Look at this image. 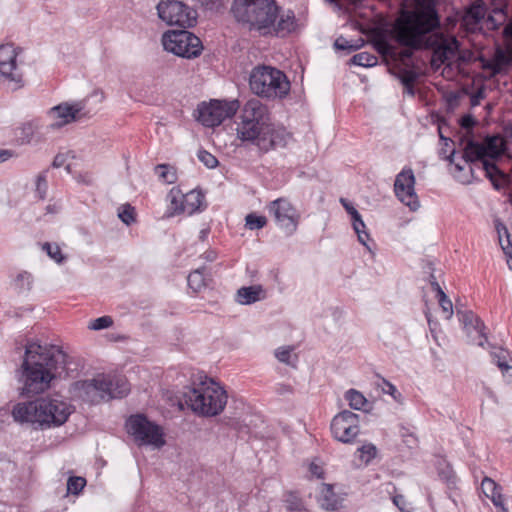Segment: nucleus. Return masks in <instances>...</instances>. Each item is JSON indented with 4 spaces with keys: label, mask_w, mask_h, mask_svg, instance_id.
<instances>
[{
    "label": "nucleus",
    "mask_w": 512,
    "mask_h": 512,
    "mask_svg": "<svg viewBox=\"0 0 512 512\" xmlns=\"http://www.w3.org/2000/svg\"><path fill=\"white\" fill-rule=\"evenodd\" d=\"M439 24L434 0H416L414 10L403 11L393 28L397 42L405 46L401 58H410L413 50L426 48L433 51V66L450 65L457 56L459 44L454 37L433 32Z\"/></svg>",
    "instance_id": "1"
},
{
    "label": "nucleus",
    "mask_w": 512,
    "mask_h": 512,
    "mask_svg": "<svg viewBox=\"0 0 512 512\" xmlns=\"http://www.w3.org/2000/svg\"><path fill=\"white\" fill-rule=\"evenodd\" d=\"M235 125L239 140L251 143L263 152L284 148L291 139L283 126L271 122L268 107L257 98L249 99L240 108Z\"/></svg>",
    "instance_id": "2"
},
{
    "label": "nucleus",
    "mask_w": 512,
    "mask_h": 512,
    "mask_svg": "<svg viewBox=\"0 0 512 512\" xmlns=\"http://www.w3.org/2000/svg\"><path fill=\"white\" fill-rule=\"evenodd\" d=\"M231 12L244 28L264 37H285L297 26L294 12L281 13L276 0H234Z\"/></svg>",
    "instance_id": "3"
},
{
    "label": "nucleus",
    "mask_w": 512,
    "mask_h": 512,
    "mask_svg": "<svg viewBox=\"0 0 512 512\" xmlns=\"http://www.w3.org/2000/svg\"><path fill=\"white\" fill-rule=\"evenodd\" d=\"M66 355L56 346L27 342L21 365L22 394L32 396L43 393L54 378L53 370L65 363Z\"/></svg>",
    "instance_id": "4"
},
{
    "label": "nucleus",
    "mask_w": 512,
    "mask_h": 512,
    "mask_svg": "<svg viewBox=\"0 0 512 512\" xmlns=\"http://www.w3.org/2000/svg\"><path fill=\"white\" fill-rule=\"evenodd\" d=\"M72 412L70 404L59 397H42L14 405L12 416L16 422L30 423L41 429L64 424Z\"/></svg>",
    "instance_id": "5"
},
{
    "label": "nucleus",
    "mask_w": 512,
    "mask_h": 512,
    "mask_svg": "<svg viewBox=\"0 0 512 512\" xmlns=\"http://www.w3.org/2000/svg\"><path fill=\"white\" fill-rule=\"evenodd\" d=\"M460 129L457 134L458 145L462 149L460 162H455V150L446 156V159L454 164L452 171L454 178L461 184H470L475 177V168L479 167L480 142L473 133L477 120L470 114L462 116L459 120Z\"/></svg>",
    "instance_id": "6"
},
{
    "label": "nucleus",
    "mask_w": 512,
    "mask_h": 512,
    "mask_svg": "<svg viewBox=\"0 0 512 512\" xmlns=\"http://www.w3.org/2000/svg\"><path fill=\"white\" fill-rule=\"evenodd\" d=\"M130 390L127 379L120 375H98L90 380L74 382L71 393L74 397L90 404L108 401L112 398H122Z\"/></svg>",
    "instance_id": "7"
},
{
    "label": "nucleus",
    "mask_w": 512,
    "mask_h": 512,
    "mask_svg": "<svg viewBox=\"0 0 512 512\" xmlns=\"http://www.w3.org/2000/svg\"><path fill=\"white\" fill-rule=\"evenodd\" d=\"M185 403L191 410L201 416L219 415L228 400L227 392L213 380L199 383L184 393Z\"/></svg>",
    "instance_id": "8"
},
{
    "label": "nucleus",
    "mask_w": 512,
    "mask_h": 512,
    "mask_svg": "<svg viewBox=\"0 0 512 512\" xmlns=\"http://www.w3.org/2000/svg\"><path fill=\"white\" fill-rule=\"evenodd\" d=\"M249 86L254 94L267 99L283 98L290 90L286 75L271 66L255 67L250 74Z\"/></svg>",
    "instance_id": "9"
},
{
    "label": "nucleus",
    "mask_w": 512,
    "mask_h": 512,
    "mask_svg": "<svg viewBox=\"0 0 512 512\" xmlns=\"http://www.w3.org/2000/svg\"><path fill=\"white\" fill-rule=\"evenodd\" d=\"M19 51L12 43L0 45V86L10 91L24 86L23 73L17 64Z\"/></svg>",
    "instance_id": "10"
},
{
    "label": "nucleus",
    "mask_w": 512,
    "mask_h": 512,
    "mask_svg": "<svg viewBox=\"0 0 512 512\" xmlns=\"http://www.w3.org/2000/svg\"><path fill=\"white\" fill-rule=\"evenodd\" d=\"M162 43L166 51L188 59L198 57L203 49L201 40L186 28L164 33Z\"/></svg>",
    "instance_id": "11"
},
{
    "label": "nucleus",
    "mask_w": 512,
    "mask_h": 512,
    "mask_svg": "<svg viewBox=\"0 0 512 512\" xmlns=\"http://www.w3.org/2000/svg\"><path fill=\"white\" fill-rule=\"evenodd\" d=\"M127 431L140 444L160 448L165 444L160 426L149 421L144 415L130 416L126 423Z\"/></svg>",
    "instance_id": "12"
},
{
    "label": "nucleus",
    "mask_w": 512,
    "mask_h": 512,
    "mask_svg": "<svg viewBox=\"0 0 512 512\" xmlns=\"http://www.w3.org/2000/svg\"><path fill=\"white\" fill-rule=\"evenodd\" d=\"M157 11L160 19L168 25H177L182 29L194 26L197 20L194 9L176 0L161 1L157 5Z\"/></svg>",
    "instance_id": "13"
},
{
    "label": "nucleus",
    "mask_w": 512,
    "mask_h": 512,
    "mask_svg": "<svg viewBox=\"0 0 512 512\" xmlns=\"http://www.w3.org/2000/svg\"><path fill=\"white\" fill-rule=\"evenodd\" d=\"M239 109V102L212 100L198 106L197 120L206 127L220 125L226 118L234 116Z\"/></svg>",
    "instance_id": "14"
},
{
    "label": "nucleus",
    "mask_w": 512,
    "mask_h": 512,
    "mask_svg": "<svg viewBox=\"0 0 512 512\" xmlns=\"http://www.w3.org/2000/svg\"><path fill=\"white\" fill-rule=\"evenodd\" d=\"M504 146V140L498 136L487 138L482 142V170L496 189L503 187L505 183V176L494 164L486 160L485 156L497 157L501 155L504 151Z\"/></svg>",
    "instance_id": "15"
},
{
    "label": "nucleus",
    "mask_w": 512,
    "mask_h": 512,
    "mask_svg": "<svg viewBox=\"0 0 512 512\" xmlns=\"http://www.w3.org/2000/svg\"><path fill=\"white\" fill-rule=\"evenodd\" d=\"M359 416L349 410L338 413L331 422L333 437L343 443H350L359 434Z\"/></svg>",
    "instance_id": "16"
},
{
    "label": "nucleus",
    "mask_w": 512,
    "mask_h": 512,
    "mask_svg": "<svg viewBox=\"0 0 512 512\" xmlns=\"http://www.w3.org/2000/svg\"><path fill=\"white\" fill-rule=\"evenodd\" d=\"M269 214L273 215L276 224L288 234L296 231L299 214L295 207L285 198L272 201L268 207Z\"/></svg>",
    "instance_id": "17"
},
{
    "label": "nucleus",
    "mask_w": 512,
    "mask_h": 512,
    "mask_svg": "<svg viewBox=\"0 0 512 512\" xmlns=\"http://www.w3.org/2000/svg\"><path fill=\"white\" fill-rule=\"evenodd\" d=\"M415 176L411 168H404L395 179L394 191L397 198L412 211L419 208L420 203L415 192Z\"/></svg>",
    "instance_id": "18"
},
{
    "label": "nucleus",
    "mask_w": 512,
    "mask_h": 512,
    "mask_svg": "<svg viewBox=\"0 0 512 512\" xmlns=\"http://www.w3.org/2000/svg\"><path fill=\"white\" fill-rule=\"evenodd\" d=\"M85 106V101H75L72 103L64 102L52 107L48 111L49 117L55 120L51 126L54 128H60L80 119L86 115L84 112Z\"/></svg>",
    "instance_id": "19"
},
{
    "label": "nucleus",
    "mask_w": 512,
    "mask_h": 512,
    "mask_svg": "<svg viewBox=\"0 0 512 512\" xmlns=\"http://www.w3.org/2000/svg\"><path fill=\"white\" fill-rule=\"evenodd\" d=\"M489 347L492 361L501 370L506 383L512 385V358L509 352L502 347L491 346L490 344Z\"/></svg>",
    "instance_id": "20"
},
{
    "label": "nucleus",
    "mask_w": 512,
    "mask_h": 512,
    "mask_svg": "<svg viewBox=\"0 0 512 512\" xmlns=\"http://www.w3.org/2000/svg\"><path fill=\"white\" fill-rule=\"evenodd\" d=\"M501 486L498 485L493 479L489 477L482 478V493L491 499L497 512H508L504 505V497L501 493Z\"/></svg>",
    "instance_id": "21"
},
{
    "label": "nucleus",
    "mask_w": 512,
    "mask_h": 512,
    "mask_svg": "<svg viewBox=\"0 0 512 512\" xmlns=\"http://www.w3.org/2000/svg\"><path fill=\"white\" fill-rule=\"evenodd\" d=\"M459 321L468 342L474 343L480 338L478 318L471 311H458Z\"/></svg>",
    "instance_id": "22"
},
{
    "label": "nucleus",
    "mask_w": 512,
    "mask_h": 512,
    "mask_svg": "<svg viewBox=\"0 0 512 512\" xmlns=\"http://www.w3.org/2000/svg\"><path fill=\"white\" fill-rule=\"evenodd\" d=\"M486 5V2L482 0V23H484L488 29H497L506 21V1L497 0V6L492 10V13L487 15L484 11Z\"/></svg>",
    "instance_id": "23"
},
{
    "label": "nucleus",
    "mask_w": 512,
    "mask_h": 512,
    "mask_svg": "<svg viewBox=\"0 0 512 512\" xmlns=\"http://www.w3.org/2000/svg\"><path fill=\"white\" fill-rule=\"evenodd\" d=\"M461 26L467 32L480 30V0H474L472 6L466 10L461 19Z\"/></svg>",
    "instance_id": "24"
},
{
    "label": "nucleus",
    "mask_w": 512,
    "mask_h": 512,
    "mask_svg": "<svg viewBox=\"0 0 512 512\" xmlns=\"http://www.w3.org/2000/svg\"><path fill=\"white\" fill-rule=\"evenodd\" d=\"M264 291L260 285L241 287L238 289L237 302L242 305L253 304L263 298Z\"/></svg>",
    "instance_id": "25"
},
{
    "label": "nucleus",
    "mask_w": 512,
    "mask_h": 512,
    "mask_svg": "<svg viewBox=\"0 0 512 512\" xmlns=\"http://www.w3.org/2000/svg\"><path fill=\"white\" fill-rule=\"evenodd\" d=\"M340 498L334 493L330 484H321L318 502L326 510H335L340 505Z\"/></svg>",
    "instance_id": "26"
},
{
    "label": "nucleus",
    "mask_w": 512,
    "mask_h": 512,
    "mask_svg": "<svg viewBox=\"0 0 512 512\" xmlns=\"http://www.w3.org/2000/svg\"><path fill=\"white\" fill-rule=\"evenodd\" d=\"M183 206L181 210L183 213L192 215L193 213L200 211L204 201V195L201 191L191 190L186 194H183Z\"/></svg>",
    "instance_id": "27"
},
{
    "label": "nucleus",
    "mask_w": 512,
    "mask_h": 512,
    "mask_svg": "<svg viewBox=\"0 0 512 512\" xmlns=\"http://www.w3.org/2000/svg\"><path fill=\"white\" fill-rule=\"evenodd\" d=\"M431 285L436 292V299L438 301L439 307L441 309L442 315L446 320L451 319L453 316V304L452 301L448 298L445 292L442 290L438 282L432 281Z\"/></svg>",
    "instance_id": "28"
},
{
    "label": "nucleus",
    "mask_w": 512,
    "mask_h": 512,
    "mask_svg": "<svg viewBox=\"0 0 512 512\" xmlns=\"http://www.w3.org/2000/svg\"><path fill=\"white\" fill-rule=\"evenodd\" d=\"M345 399L348 401L349 406L354 410L367 411L369 405L365 396L355 389H350L345 393Z\"/></svg>",
    "instance_id": "29"
},
{
    "label": "nucleus",
    "mask_w": 512,
    "mask_h": 512,
    "mask_svg": "<svg viewBox=\"0 0 512 512\" xmlns=\"http://www.w3.org/2000/svg\"><path fill=\"white\" fill-rule=\"evenodd\" d=\"M187 281H188V286L194 292H198L202 288H204L207 285L206 278L204 276V268H198V269L194 270L193 272H191L188 275Z\"/></svg>",
    "instance_id": "30"
},
{
    "label": "nucleus",
    "mask_w": 512,
    "mask_h": 512,
    "mask_svg": "<svg viewBox=\"0 0 512 512\" xmlns=\"http://www.w3.org/2000/svg\"><path fill=\"white\" fill-rule=\"evenodd\" d=\"M170 204L169 209L172 210L173 214L183 213L181 207L183 206V193L176 188L170 190L167 196Z\"/></svg>",
    "instance_id": "31"
},
{
    "label": "nucleus",
    "mask_w": 512,
    "mask_h": 512,
    "mask_svg": "<svg viewBox=\"0 0 512 512\" xmlns=\"http://www.w3.org/2000/svg\"><path fill=\"white\" fill-rule=\"evenodd\" d=\"M351 63L362 67H372L377 64L378 58L368 52H360L351 58Z\"/></svg>",
    "instance_id": "32"
},
{
    "label": "nucleus",
    "mask_w": 512,
    "mask_h": 512,
    "mask_svg": "<svg viewBox=\"0 0 512 512\" xmlns=\"http://www.w3.org/2000/svg\"><path fill=\"white\" fill-rule=\"evenodd\" d=\"M155 173L158 178L168 184H172L176 181V174L172 167L167 164H159L155 167Z\"/></svg>",
    "instance_id": "33"
},
{
    "label": "nucleus",
    "mask_w": 512,
    "mask_h": 512,
    "mask_svg": "<svg viewBox=\"0 0 512 512\" xmlns=\"http://www.w3.org/2000/svg\"><path fill=\"white\" fill-rule=\"evenodd\" d=\"M119 219L126 225H131L136 221L135 208L130 204H123L117 210Z\"/></svg>",
    "instance_id": "34"
},
{
    "label": "nucleus",
    "mask_w": 512,
    "mask_h": 512,
    "mask_svg": "<svg viewBox=\"0 0 512 512\" xmlns=\"http://www.w3.org/2000/svg\"><path fill=\"white\" fill-rule=\"evenodd\" d=\"M340 202L347 213L351 216L353 229L358 230L357 226H363V220L360 213L346 199L341 198Z\"/></svg>",
    "instance_id": "35"
},
{
    "label": "nucleus",
    "mask_w": 512,
    "mask_h": 512,
    "mask_svg": "<svg viewBox=\"0 0 512 512\" xmlns=\"http://www.w3.org/2000/svg\"><path fill=\"white\" fill-rule=\"evenodd\" d=\"M86 479L79 476H72L67 481V492L78 495L85 487Z\"/></svg>",
    "instance_id": "36"
},
{
    "label": "nucleus",
    "mask_w": 512,
    "mask_h": 512,
    "mask_svg": "<svg viewBox=\"0 0 512 512\" xmlns=\"http://www.w3.org/2000/svg\"><path fill=\"white\" fill-rule=\"evenodd\" d=\"M363 43L364 41L362 39H359L353 43L351 41H348L344 37H339L336 39L334 46L338 50L355 51L359 49L363 45Z\"/></svg>",
    "instance_id": "37"
},
{
    "label": "nucleus",
    "mask_w": 512,
    "mask_h": 512,
    "mask_svg": "<svg viewBox=\"0 0 512 512\" xmlns=\"http://www.w3.org/2000/svg\"><path fill=\"white\" fill-rule=\"evenodd\" d=\"M496 231L502 250L504 251V248L506 247H512L510 234L507 227L504 224L498 222L496 223Z\"/></svg>",
    "instance_id": "38"
},
{
    "label": "nucleus",
    "mask_w": 512,
    "mask_h": 512,
    "mask_svg": "<svg viewBox=\"0 0 512 512\" xmlns=\"http://www.w3.org/2000/svg\"><path fill=\"white\" fill-rule=\"evenodd\" d=\"M246 227L250 230L261 229L266 223L267 219L264 216H257L253 213L248 214L245 218Z\"/></svg>",
    "instance_id": "39"
},
{
    "label": "nucleus",
    "mask_w": 512,
    "mask_h": 512,
    "mask_svg": "<svg viewBox=\"0 0 512 512\" xmlns=\"http://www.w3.org/2000/svg\"><path fill=\"white\" fill-rule=\"evenodd\" d=\"M379 386L381 387L383 393L389 394L396 402L402 403V394L391 382L387 381L386 379H382V384Z\"/></svg>",
    "instance_id": "40"
},
{
    "label": "nucleus",
    "mask_w": 512,
    "mask_h": 512,
    "mask_svg": "<svg viewBox=\"0 0 512 512\" xmlns=\"http://www.w3.org/2000/svg\"><path fill=\"white\" fill-rule=\"evenodd\" d=\"M357 451L360 454V459L365 463H369L376 456L377 453L376 446L373 444H365L358 448Z\"/></svg>",
    "instance_id": "41"
},
{
    "label": "nucleus",
    "mask_w": 512,
    "mask_h": 512,
    "mask_svg": "<svg viewBox=\"0 0 512 512\" xmlns=\"http://www.w3.org/2000/svg\"><path fill=\"white\" fill-rule=\"evenodd\" d=\"M113 325V319L112 317L110 316H102V317H99V318H96L94 320H92L89 324H88V328L90 330H102V329H106V328H109Z\"/></svg>",
    "instance_id": "42"
},
{
    "label": "nucleus",
    "mask_w": 512,
    "mask_h": 512,
    "mask_svg": "<svg viewBox=\"0 0 512 512\" xmlns=\"http://www.w3.org/2000/svg\"><path fill=\"white\" fill-rule=\"evenodd\" d=\"M398 78L404 86H409L415 83L418 73L414 70L403 69L399 72Z\"/></svg>",
    "instance_id": "43"
},
{
    "label": "nucleus",
    "mask_w": 512,
    "mask_h": 512,
    "mask_svg": "<svg viewBox=\"0 0 512 512\" xmlns=\"http://www.w3.org/2000/svg\"><path fill=\"white\" fill-rule=\"evenodd\" d=\"M198 159L207 167V168H215L218 165L217 158L206 150H200L198 152Z\"/></svg>",
    "instance_id": "44"
},
{
    "label": "nucleus",
    "mask_w": 512,
    "mask_h": 512,
    "mask_svg": "<svg viewBox=\"0 0 512 512\" xmlns=\"http://www.w3.org/2000/svg\"><path fill=\"white\" fill-rule=\"evenodd\" d=\"M43 250H45L47 254L57 263H61L63 261L60 247L57 244L45 243L43 245Z\"/></svg>",
    "instance_id": "45"
},
{
    "label": "nucleus",
    "mask_w": 512,
    "mask_h": 512,
    "mask_svg": "<svg viewBox=\"0 0 512 512\" xmlns=\"http://www.w3.org/2000/svg\"><path fill=\"white\" fill-rule=\"evenodd\" d=\"M275 356L280 362L286 363L288 365H293V362L291 361L292 348H290V347L279 348L278 350H276Z\"/></svg>",
    "instance_id": "46"
},
{
    "label": "nucleus",
    "mask_w": 512,
    "mask_h": 512,
    "mask_svg": "<svg viewBox=\"0 0 512 512\" xmlns=\"http://www.w3.org/2000/svg\"><path fill=\"white\" fill-rule=\"evenodd\" d=\"M47 191V182L44 176L39 175L36 181V193L40 199H44Z\"/></svg>",
    "instance_id": "47"
},
{
    "label": "nucleus",
    "mask_w": 512,
    "mask_h": 512,
    "mask_svg": "<svg viewBox=\"0 0 512 512\" xmlns=\"http://www.w3.org/2000/svg\"><path fill=\"white\" fill-rule=\"evenodd\" d=\"M286 507L289 511H298L302 507L301 501L294 494H289L286 499Z\"/></svg>",
    "instance_id": "48"
},
{
    "label": "nucleus",
    "mask_w": 512,
    "mask_h": 512,
    "mask_svg": "<svg viewBox=\"0 0 512 512\" xmlns=\"http://www.w3.org/2000/svg\"><path fill=\"white\" fill-rule=\"evenodd\" d=\"M358 230H354L355 233L357 234L358 236V240L359 242L366 247V249L369 251V252H372V249L371 247L368 245V240H369V234L366 230H359V226H357Z\"/></svg>",
    "instance_id": "49"
},
{
    "label": "nucleus",
    "mask_w": 512,
    "mask_h": 512,
    "mask_svg": "<svg viewBox=\"0 0 512 512\" xmlns=\"http://www.w3.org/2000/svg\"><path fill=\"white\" fill-rule=\"evenodd\" d=\"M309 471L312 475L316 476L317 478H323L324 470L322 466H320L319 464L312 462L309 466Z\"/></svg>",
    "instance_id": "50"
},
{
    "label": "nucleus",
    "mask_w": 512,
    "mask_h": 512,
    "mask_svg": "<svg viewBox=\"0 0 512 512\" xmlns=\"http://www.w3.org/2000/svg\"><path fill=\"white\" fill-rule=\"evenodd\" d=\"M66 155L64 154H57L53 160V166L55 168H59L65 165L66 162Z\"/></svg>",
    "instance_id": "51"
},
{
    "label": "nucleus",
    "mask_w": 512,
    "mask_h": 512,
    "mask_svg": "<svg viewBox=\"0 0 512 512\" xmlns=\"http://www.w3.org/2000/svg\"><path fill=\"white\" fill-rule=\"evenodd\" d=\"M276 392L280 395H284L287 393H291L292 388L290 385H287V384H278L276 387Z\"/></svg>",
    "instance_id": "52"
},
{
    "label": "nucleus",
    "mask_w": 512,
    "mask_h": 512,
    "mask_svg": "<svg viewBox=\"0 0 512 512\" xmlns=\"http://www.w3.org/2000/svg\"><path fill=\"white\" fill-rule=\"evenodd\" d=\"M471 103L473 106H477L480 104V88H476L471 98Z\"/></svg>",
    "instance_id": "53"
},
{
    "label": "nucleus",
    "mask_w": 512,
    "mask_h": 512,
    "mask_svg": "<svg viewBox=\"0 0 512 512\" xmlns=\"http://www.w3.org/2000/svg\"><path fill=\"white\" fill-rule=\"evenodd\" d=\"M504 253L507 257V264L509 268L512 270V247L504 248Z\"/></svg>",
    "instance_id": "54"
},
{
    "label": "nucleus",
    "mask_w": 512,
    "mask_h": 512,
    "mask_svg": "<svg viewBox=\"0 0 512 512\" xmlns=\"http://www.w3.org/2000/svg\"><path fill=\"white\" fill-rule=\"evenodd\" d=\"M12 156V152L9 150L0 151V163L7 161Z\"/></svg>",
    "instance_id": "55"
},
{
    "label": "nucleus",
    "mask_w": 512,
    "mask_h": 512,
    "mask_svg": "<svg viewBox=\"0 0 512 512\" xmlns=\"http://www.w3.org/2000/svg\"><path fill=\"white\" fill-rule=\"evenodd\" d=\"M203 257L205 260L212 262L216 259L217 254L215 251H207L204 253Z\"/></svg>",
    "instance_id": "56"
},
{
    "label": "nucleus",
    "mask_w": 512,
    "mask_h": 512,
    "mask_svg": "<svg viewBox=\"0 0 512 512\" xmlns=\"http://www.w3.org/2000/svg\"><path fill=\"white\" fill-rule=\"evenodd\" d=\"M504 32L508 37L512 38V22L505 27Z\"/></svg>",
    "instance_id": "57"
},
{
    "label": "nucleus",
    "mask_w": 512,
    "mask_h": 512,
    "mask_svg": "<svg viewBox=\"0 0 512 512\" xmlns=\"http://www.w3.org/2000/svg\"><path fill=\"white\" fill-rule=\"evenodd\" d=\"M414 84H410L409 86H404L405 87V90L408 94H410L411 96H414L415 94V91H414V87H413Z\"/></svg>",
    "instance_id": "58"
},
{
    "label": "nucleus",
    "mask_w": 512,
    "mask_h": 512,
    "mask_svg": "<svg viewBox=\"0 0 512 512\" xmlns=\"http://www.w3.org/2000/svg\"><path fill=\"white\" fill-rule=\"evenodd\" d=\"M439 135H440V139L444 142V144L447 146L449 142H452L453 141L450 139V138H447L445 136H443V134L441 133V130L439 129Z\"/></svg>",
    "instance_id": "59"
},
{
    "label": "nucleus",
    "mask_w": 512,
    "mask_h": 512,
    "mask_svg": "<svg viewBox=\"0 0 512 512\" xmlns=\"http://www.w3.org/2000/svg\"><path fill=\"white\" fill-rule=\"evenodd\" d=\"M207 234H208V230H206V229L201 230L200 239L204 240L207 237Z\"/></svg>",
    "instance_id": "60"
},
{
    "label": "nucleus",
    "mask_w": 512,
    "mask_h": 512,
    "mask_svg": "<svg viewBox=\"0 0 512 512\" xmlns=\"http://www.w3.org/2000/svg\"><path fill=\"white\" fill-rule=\"evenodd\" d=\"M481 63H482V69H484V68H488V67H489V65H488V64H486V62H485V60H484V58H483V57H482Z\"/></svg>",
    "instance_id": "61"
},
{
    "label": "nucleus",
    "mask_w": 512,
    "mask_h": 512,
    "mask_svg": "<svg viewBox=\"0 0 512 512\" xmlns=\"http://www.w3.org/2000/svg\"><path fill=\"white\" fill-rule=\"evenodd\" d=\"M359 230H366V225L364 222H363V226H359Z\"/></svg>",
    "instance_id": "62"
},
{
    "label": "nucleus",
    "mask_w": 512,
    "mask_h": 512,
    "mask_svg": "<svg viewBox=\"0 0 512 512\" xmlns=\"http://www.w3.org/2000/svg\"><path fill=\"white\" fill-rule=\"evenodd\" d=\"M426 317H427V321H428V323L430 324V323H431V320H430L429 313H426Z\"/></svg>",
    "instance_id": "63"
},
{
    "label": "nucleus",
    "mask_w": 512,
    "mask_h": 512,
    "mask_svg": "<svg viewBox=\"0 0 512 512\" xmlns=\"http://www.w3.org/2000/svg\"><path fill=\"white\" fill-rule=\"evenodd\" d=\"M509 134H510V136L512 137V126L510 127Z\"/></svg>",
    "instance_id": "64"
}]
</instances>
